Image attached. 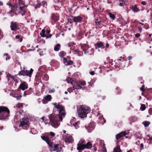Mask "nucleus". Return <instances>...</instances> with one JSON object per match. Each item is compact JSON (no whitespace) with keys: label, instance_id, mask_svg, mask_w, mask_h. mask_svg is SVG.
I'll list each match as a JSON object with an SVG mask.
<instances>
[{"label":"nucleus","instance_id":"7ed1b4c3","mask_svg":"<svg viewBox=\"0 0 152 152\" xmlns=\"http://www.w3.org/2000/svg\"><path fill=\"white\" fill-rule=\"evenodd\" d=\"M10 111L6 107L0 106V120H4L10 116Z\"/></svg>","mask_w":152,"mask_h":152},{"label":"nucleus","instance_id":"423d86ee","mask_svg":"<svg viewBox=\"0 0 152 152\" xmlns=\"http://www.w3.org/2000/svg\"><path fill=\"white\" fill-rule=\"evenodd\" d=\"M72 20H70L69 19V21L70 23L75 22V23L77 24L78 23H80L83 22V15H80L77 16H72L71 17Z\"/></svg>","mask_w":152,"mask_h":152},{"label":"nucleus","instance_id":"473e14b6","mask_svg":"<svg viewBox=\"0 0 152 152\" xmlns=\"http://www.w3.org/2000/svg\"><path fill=\"white\" fill-rule=\"evenodd\" d=\"M74 52H75L74 54H76L77 53L79 56H82L83 54V52L82 51H79V50H76L74 51Z\"/></svg>","mask_w":152,"mask_h":152},{"label":"nucleus","instance_id":"bb28decb","mask_svg":"<svg viewBox=\"0 0 152 152\" xmlns=\"http://www.w3.org/2000/svg\"><path fill=\"white\" fill-rule=\"evenodd\" d=\"M80 124V122L79 121H78L77 122H75L73 123L72 122H71V124L73 125L76 129H77L79 128V125Z\"/></svg>","mask_w":152,"mask_h":152},{"label":"nucleus","instance_id":"a878e982","mask_svg":"<svg viewBox=\"0 0 152 152\" xmlns=\"http://www.w3.org/2000/svg\"><path fill=\"white\" fill-rule=\"evenodd\" d=\"M32 92V89L31 88H30L28 90H26L24 92L23 95L24 96H26L27 95L31 94Z\"/></svg>","mask_w":152,"mask_h":152},{"label":"nucleus","instance_id":"5fc2aeb1","mask_svg":"<svg viewBox=\"0 0 152 152\" xmlns=\"http://www.w3.org/2000/svg\"><path fill=\"white\" fill-rule=\"evenodd\" d=\"M135 36L136 37H137V38H138L139 37H140V34L137 33V34H136L135 35Z\"/></svg>","mask_w":152,"mask_h":152},{"label":"nucleus","instance_id":"f8f14e48","mask_svg":"<svg viewBox=\"0 0 152 152\" xmlns=\"http://www.w3.org/2000/svg\"><path fill=\"white\" fill-rule=\"evenodd\" d=\"M50 64L52 67L55 69L58 68L59 66V63L56 60L53 59L50 62Z\"/></svg>","mask_w":152,"mask_h":152},{"label":"nucleus","instance_id":"2eb2a0df","mask_svg":"<svg viewBox=\"0 0 152 152\" xmlns=\"http://www.w3.org/2000/svg\"><path fill=\"white\" fill-rule=\"evenodd\" d=\"M51 19L54 22H57L59 19V16L58 14L57 13H53L52 14Z\"/></svg>","mask_w":152,"mask_h":152},{"label":"nucleus","instance_id":"de8ad7c7","mask_svg":"<svg viewBox=\"0 0 152 152\" xmlns=\"http://www.w3.org/2000/svg\"><path fill=\"white\" fill-rule=\"evenodd\" d=\"M41 5H43V7H45V6H46L47 5V3L45 1H42L41 2Z\"/></svg>","mask_w":152,"mask_h":152},{"label":"nucleus","instance_id":"9b49d317","mask_svg":"<svg viewBox=\"0 0 152 152\" xmlns=\"http://www.w3.org/2000/svg\"><path fill=\"white\" fill-rule=\"evenodd\" d=\"M52 99L51 95H48L44 97L43 99L42 100V102L44 104H46L48 102L50 101Z\"/></svg>","mask_w":152,"mask_h":152},{"label":"nucleus","instance_id":"bf43d9fd","mask_svg":"<svg viewBox=\"0 0 152 152\" xmlns=\"http://www.w3.org/2000/svg\"><path fill=\"white\" fill-rule=\"evenodd\" d=\"M21 97L22 96H16L15 97L16 98L17 100H18L20 99Z\"/></svg>","mask_w":152,"mask_h":152},{"label":"nucleus","instance_id":"393cba45","mask_svg":"<svg viewBox=\"0 0 152 152\" xmlns=\"http://www.w3.org/2000/svg\"><path fill=\"white\" fill-rule=\"evenodd\" d=\"M84 145L86 149H89L92 147V144L90 142H88L86 143H85Z\"/></svg>","mask_w":152,"mask_h":152},{"label":"nucleus","instance_id":"e433bc0d","mask_svg":"<svg viewBox=\"0 0 152 152\" xmlns=\"http://www.w3.org/2000/svg\"><path fill=\"white\" fill-rule=\"evenodd\" d=\"M135 137L137 139H141L142 137L141 136V135L138 132L134 134Z\"/></svg>","mask_w":152,"mask_h":152},{"label":"nucleus","instance_id":"dca6fc26","mask_svg":"<svg viewBox=\"0 0 152 152\" xmlns=\"http://www.w3.org/2000/svg\"><path fill=\"white\" fill-rule=\"evenodd\" d=\"M28 85L26 82H22L20 85L18 89L20 88L23 91H24L26 89L28 88Z\"/></svg>","mask_w":152,"mask_h":152},{"label":"nucleus","instance_id":"e2e57ef3","mask_svg":"<svg viewBox=\"0 0 152 152\" xmlns=\"http://www.w3.org/2000/svg\"><path fill=\"white\" fill-rule=\"evenodd\" d=\"M89 73L90 74V75H94L95 74L94 72V71L90 72Z\"/></svg>","mask_w":152,"mask_h":152},{"label":"nucleus","instance_id":"2f4dec72","mask_svg":"<svg viewBox=\"0 0 152 152\" xmlns=\"http://www.w3.org/2000/svg\"><path fill=\"white\" fill-rule=\"evenodd\" d=\"M46 31L45 29H42L41 31V32L40 33V35L42 37H46L47 35V34H46Z\"/></svg>","mask_w":152,"mask_h":152},{"label":"nucleus","instance_id":"1a4fd4ad","mask_svg":"<svg viewBox=\"0 0 152 152\" xmlns=\"http://www.w3.org/2000/svg\"><path fill=\"white\" fill-rule=\"evenodd\" d=\"M85 87H82L77 84H76V85L73 86L72 88H68L67 90L69 93L72 92L73 90H74L75 89H82L83 90Z\"/></svg>","mask_w":152,"mask_h":152},{"label":"nucleus","instance_id":"c03bdc74","mask_svg":"<svg viewBox=\"0 0 152 152\" xmlns=\"http://www.w3.org/2000/svg\"><path fill=\"white\" fill-rule=\"evenodd\" d=\"M146 109L145 105L144 104H142L140 107V109L142 111L145 110Z\"/></svg>","mask_w":152,"mask_h":152},{"label":"nucleus","instance_id":"f704fd0d","mask_svg":"<svg viewBox=\"0 0 152 152\" xmlns=\"http://www.w3.org/2000/svg\"><path fill=\"white\" fill-rule=\"evenodd\" d=\"M77 84L81 85L82 86H85L86 85V82L84 80H80L78 82Z\"/></svg>","mask_w":152,"mask_h":152},{"label":"nucleus","instance_id":"f03ea898","mask_svg":"<svg viewBox=\"0 0 152 152\" xmlns=\"http://www.w3.org/2000/svg\"><path fill=\"white\" fill-rule=\"evenodd\" d=\"M49 135L47 136L43 135L41 136V138L44 141H45L52 148L54 151H56L57 152H60L61 150V148L59 147V144H54V146L52 143V140L50 139L49 137Z\"/></svg>","mask_w":152,"mask_h":152},{"label":"nucleus","instance_id":"4468645a","mask_svg":"<svg viewBox=\"0 0 152 152\" xmlns=\"http://www.w3.org/2000/svg\"><path fill=\"white\" fill-rule=\"evenodd\" d=\"M18 25L16 22L12 21L11 23L10 28L12 31H16L18 28Z\"/></svg>","mask_w":152,"mask_h":152},{"label":"nucleus","instance_id":"774afa93","mask_svg":"<svg viewBox=\"0 0 152 152\" xmlns=\"http://www.w3.org/2000/svg\"><path fill=\"white\" fill-rule=\"evenodd\" d=\"M141 4L143 5H145L146 4V3L145 1H142L141 2Z\"/></svg>","mask_w":152,"mask_h":152},{"label":"nucleus","instance_id":"6e6552de","mask_svg":"<svg viewBox=\"0 0 152 152\" xmlns=\"http://www.w3.org/2000/svg\"><path fill=\"white\" fill-rule=\"evenodd\" d=\"M33 71V70L32 68L30 69V71L22 70L19 72L18 75H22L23 76H27L31 77Z\"/></svg>","mask_w":152,"mask_h":152},{"label":"nucleus","instance_id":"b1692460","mask_svg":"<svg viewBox=\"0 0 152 152\" xmlns=\"http://www.w3.org/2000/svg\"><path fill=\"white\" fill-rule=\"evenodd\" d=\"M100 20L102 23V24L103 26H105V25H104L103 24H106V22L107 21V19L106 18L104 17H100Z\"/></svg>","mask_w":152,"mask_h":152},{"label":"nucleus","instance_id":"864d4df0","mask_svg":"<svg viewBox=\"0 0 152 152\" xmlns=\"http://www.w3.org/2000/svg\"><path fill=\"white\" fill-rule=\"evenodd\" d=\"M148 112L150 115H152V108H150L149 109Z\"/></svg>","mask_w":152,"mask_h":152},{"label":"nucleus","instance_id":"052dcab7","mask_svg":"<svg viewBox=\"0 0 152 152\" xmlns=\"http://www.w3.org/2000/svg\"><path fill=\"white\" fill-rule=\"evenodd\" d=\"M132 58V57L131 56H129L127 58L125 59V60L126 61L128 59L129 60H131Z\"/></svg>","mask_w":152,"mask_h":152},{"label":"nucleus","instance_id":"09e8293b","mask_svg":"<svg viewBox=\"0 0 152 152\" xmlns=\"http://www.w3.org/2000/svg\"><path fill=\"white\" fill-rule=\"evenodd\" d=\"M63 62H64V64L65 65H66V64L68 62L67 59L65 58H63Z\"/></svg>","mask_w":152,"mask_h":152},{"label":"nucleus","instance_id":"ddd939ff","mask_svg":"<svg viewBox=\"0 0 152 152\" xmlns=\"http://www.w3.org/2000/svg\"><path fill=\"white\" fill-rule=\"evenodd\" d=\"M95 49H97L98 48H100L102 49H104L105 48V46L104 43L101 41H99L95 45Z\"/></svg>","mask_w":152,"mask_h":152},{"label":"nucleus","instance_id":"603ef678","mask_svg":"<svg viewBox=\"0 0 152 152\" xmlns=\"http://www.w3.org/2000/svg\"><path fill=\"white\" fill-rule=\"evenodd\" d=\"M50 135L52 137H54L55 135V133H54L53 132H50Z\"/></svg>","mask_w":152,"mask_h":152},{"label":"nucleus","instance_id":"c756f323","mask_svg":"<svg viewBox=\"0 0 152 152\" xmlns=\"http://www.w3.org/2000/svg\"><path fill=\"white\" fill-rule=\"evenodd\" d=\"M61 48V45L60 44H57L54 47V50L55 51H58Z\"/></svg>","mask_w":152,"mask_h":152},{"label":"nucleus","instance_id":"13d9d810","mask_svg":"<svg viewBox=\"0 0 152 152\" xmlns=\"http://www.w3.org/2000/svg\"><path fill=\"white\" fill-rule=\"evenodd\" d=\"M94 148L92 150L93 151V152H96L97 150V148L96 147H94Z\"/></svg>","mask_w":152,"mask_h":152},{"label":"nucleus","instance_id":"69168bd1","mask_svg":"<svg viewBox=\"0 0 152 152\" xmlns=\"http://www.w3.org/2000/svg\"><path fill=\"white\" fill-rule=\"evenodd\" d=\"M144 148V145L143 143H141L140 144V148L141 149H142Z\"/></svg>","mask_w":152,"mask_h":152},{"label":"nucleus","instance_id":"3c124183","mask_svg":"<svg viewBox=\"0 0 152 152\" xmlns=\"http://www.w3.org/2000/svg\"><path fill=\"white\" fill-rule=\"evenodd\" d=\"M23 106V104L22 103H19L18 104V107L20 108Z\"/></svg>","mask_w":152,"mask_h":152},{"label":"nucleus","instance_id":"72a5a7b5","mask_svg":"<svg viewBox=\"0 0 152 152\" xmlns=\"http://www.w3.org/2000/svg\"><path fill=\"white\" fill-rule=\"evenodd\" d=\"M49 79L48 75L47 74H45L42 77V79L45 81H48Z\"/></svg>","mask_w":152,"mask_h":152},{"label":"nucleus","instance_id":"37998d69","mask_svg":"<svg viewBox=\"0 0 152 152\" xmlns=\"http://www.w3.org/2000/svg\"><path fill=\"white\" fill-rule=\"evenodd\" d=\"M73 61L71 60H69L68 61V62L66 64V66L71 65H73Z\"/></svg>","mask_w":152,"mask_h":152},{"label":"nucleus","instance_id":"0eeeda50","mask_svg":"<svg viewBox=\"0 0 152 152\" xmlns=\"http://www.w3.org/2000/svg\"><path fill=\"white\" fill-rule=\"evenodd\" d=\"M19 127H22L23 129H26L29 127L28 123L29 122L28 119L26 117L23 118L20 120Z\"/></svg>","mask_w":152,"mask_h":152},{"label":"nucleus","instance_id":"c85d7f7f","mask_svg":"<svg viewBox=\"0 0 152 152\" xmlns=\"http://www.w3.org/2000/svg\"><path fill=\"white\" fill-rule=\"evenodd\" d=\"M113 152H122L120 146L117 145L113 149Z\"/></svg>","mask_w":152,"mask_h":152},{"label":"nucleus","instance_id":"aec40b11","mask_svg":"<svg viewBox=\"0 0 152 152\" xmlns=\"http://www.w3.org/2000/svg\"><path fill=\"white\" fill-rule=\"evenodd\" d=\"M95 127V124L93 122H90L88 126H85V127L86 129H88V130H90V129H91L90 130L94 129Z\"/></svg>","mask_w":152,"mask_h":152},{"label":"nucleus","instance_id":"6e6d98bb","mask_svg":"<svg viewBox=\"0 0 152 152\" xmlns=\"http://www.w3.org/2000/svg\"><path fill=\"white\" fill-rule=\"evenodd\" d=\"M148 140L149 141V143L151 144L152 143V137H151L149 138Z\"/></svg>","mask_w":152,"mask_h":152},{"label":"nucleus","instance_id":"0e129e2a","mask_svg":"<svg viewBox=\"0 0 152 152\" xmlns=\"http://www.w3.org/2000/svg\"><path fill=\"white\" fill-rule=\"evenodd\" d=\"M50 31L48 30H47L45 32L46 34H49L50 33Z\"/></svg>","mask_w":152,"mask_h":152},{"label":"nucleus","instance_id":"c9c22d12","mask_svg":"<svg viewBox=\"0 0 152 152\" xmlns=\"http://www.w3.org/2000/svg\"><path fill=\"white\" fill-rule=\"evenodd\" d=\"M66 52L62 51L59 53V56L60 57L62 58L63 57L66 55Z\"/></svg>","mask_w":152,"mask_h":152},{"label":"nucleus","instance_id":"cd10ccee","mask_svg":"<svg viewBox=\"0 0 152 152\" xmlns=\"http://www.w3.org/2000/svg\"><path fill=\"white\" fill-rule=\"evenodd\" d=\"M72 137L71 136L66 137L65 139V141L66 142L70 143L72 141Z\"/></svg>","mask_w":152,"mask_h":152},{"label":"nucleus","instance_id":"a18cd8bd","mask_svg":"<svg viewBox=\"0 0 152 152\" xmlns=\"http://www.w3.org/2000/svg\"><path fill=\"white\" fill-rule=\"evenodd\" d=\"M41 6V3H38L34 7L35 9L39 8Z\"/></svg>","mask_w":152,"mask_h":152},{"label":"nucleus","instance_id":"680f3d73","mask_svg":"<svg viewBox=\"0 0 152 152\" xmlns=\"http://www.w3.org/2000/svg\"><path fill=\"white\" fill-rule=\"evenodd\" d=\"M103 149L104 150V152H107L106 149V148L104 146V145L103 146Z\"/></svg>","mask_w":152,"mask_h":152},{"label":"nucleus","instance_id":"9d476101","mask_svg":"<svg viewBox=\"0 0 152 152\" xmlns=\"http://www.w3.org/2000/svg\"><path fill=\"white\" fill-rule=\"evenodd\" d=\"M84 53L86 54L89 52V45L86 44H83L80 45Z\"/></svg>","mask_w":152,"mask_h":152},{"label":"nucleus","instance_id":"58836bf2","mask_svg":"<svg viewBox=\"0 0 152 152\" xmlns=\"http://www.w3.org/2000/svg\"><path fill=\"white\" fill-rule=\"evenodd\" d=\"M150 124V122L148 121H145L143 122V124L145 127H148Z\"/></svg>","mask_w":152,"mask_h":152},{"label":"nucleus","instance_id":"4be33fe9","mask_svg":"<svg viewBox=\"0 0 152 152\" xmlns=\"http://www.w3.org/2000/svg\"><path fill=\"white\" fill-rule=\"evenodd\" d=\"M117 61L118 63H120V61H121V63H120V64H118L117 65V66H118L120 68H123L124 67H125V65H124L122 66V65L123 63H124V61H123L121 59H118L117 60Z\"/></svg>","mask_w":152,"mask_h":152},{"label":"nucleus","instance_id":"4d7b16f0","mask_svg":"<svg viewBox=\"0 0 152 152\" xmlns=\"http://www.w3.org/2000/svg\"><path fill=\"white\" fill-rule=\"evenodd\" d=\"M52 36V34H47L46 37L47 38H49L50 37Z\"/></svg>","mask_w":152,"mask_h":152},{"label":"nucleus","instance_id":"6ab92c4d","mask_svg":"<svg viewBox=\"0 0 152 152\" xmlns=\"http://www.w3.org/2000/svg\"><path fill=\"white\" fill-rule=\"evenodd\" d=\"M126 134H127L125 131L121 132L116 135V140H118L121 137L126 136Z\"/></svg>","mask_w":152,"mask_h":152},{"label":"nucleus","instance_id":"8fccbe9b","mask_svg":"<svg viewBox=\"0 0 152 152\" xmlns=\"http://www.w3.org/2000/svg\"><path fill=\"white\" fill-rule=\"evenodd\" d=\"M95 23L96 24V25H102V23H101L100 20L99 21H96Z\"/></svg>","mask_w":152,"mask_h":152},{"label":"nucleus","instance_id":"49530a36","mask_svg":"<svg viewBox=\"0 0 152 152\" xmlns=\"http://www.w3.org/2000/svg\"><path fill=\"white\" fill-rule=\"evenodd\" d=\"M145 86L144 85H143L140 88V90L142 92H144L145 91Z\"/></svg>","mask_w":152,"mask_h":152},{"label":"nucleus","instance_id":"79ce46f5","mask_svg":"<svg viewBox=\"0 0 152 152\" xmlns=\"http://www.w3.org/2000/svg\"><path fill=\"white\" fill-rule=\"evenodd\" d=\"M109 15L110 17L113 20H114L115 19V15H114L112 14L111 12L109 13Z\"/></svg>","mask_w":152,"mask_h":152},{"label":"nucleus","instance_id":"4c0bfd02","mask_svg":"<svg viewBox=\"0 0 152 152\" xmlns=\"http://www.w3.org/2000/svg\"><path fill=\"white\" fill-rule=\"evenodd\" d=\"M23 38V37L22 36H21V37H20V36L19 35H16L15 37V39H20L19 40V41L20 42H21L22 41Z\"/></svg>","mask_w":152,"mask_h":152},{"label":"nucleus","instance_id":"39448f33","mask_svg":"<svg viewBox=\"0 0 152 152\" xmlns=\"http://www.w3.org/2000/svg\"><path fill=\"white\" fill-rule=\"evenodd\" d=\"M90 112V110L89 107L82 106L77 110L78 115L81 118L86 117L87 114Z\"/></svg>","mask_w":152,"mask_h":152},{"label":"nucleus","instance_id":"412c9836","mask_svg":"<svg viewBox=\"0 0 152 152\" xmlns=\"http://www.w3.org/2000/svg\"><path fill=\"white\" fill-rule=\"evenodd\" d=\"M77 149L78 151H83L84 149H86L84 144L81 145L80 144H77Z\"/></svg>","mask_w":152,"mask_h":152},{"label":"nucleus","instance_id":"f257e3e1","mask_svg":"<svg viewBox=\"0 0 152 152\" xmlns=\"http://www.w3.org/2000/svg\"><path fill=\"white\" fill-rule=\"evenodd\" d=\"M53 104L54 106L53 111L54 114L58 115L60 120L62 121L63 118L65 117L66 114L64 107L60 103H55Z\"/></svg>","mask_w":152,"mask_h":152},{"label":"nucleus","instance_id":"a211bd4d","mask_svg":"<svg viewBox=\"0 0 152 152\" xmlns=\"http://www.w3.org/2000/svg\"><path fill=\"white\" fill-rule=\"evenodd\" d=\"M137 6V5H132L130 6V8L134 12H137L140 11Z\"/></svg>","mask_w":152,"mask_h":152},{"label":"nucleus","instance_id":"20e7f679","mask_svg":"<svg viewBox=\"0 0 152 152\" xmlns=\"http://www.w3.org/2000/svg\"><path fill=\"white\" fill-rule=\"evenodd\" d=\"M50 121V124L53 127L57 128L60 125L59 123V116L55 115L53 114H51L49 116Z\"/></svg>","mask_w":152,"mask_h":152},{"label":"nucleus","instance_id":"5701e85b","mask_svg":"<svg viewBox=\"0 0 152 152\" xmlns=\"http://www.w3.org/2000/svg\"><path fill=\"white\" fill-rule=\"evenodd\" d=\"M18 5L17 4H13L11 8V10L9 12L10 13H12V12L14 13V12H15L16 10L15 9L18 7Z\"/></svg>","mask_w":152,"mask_h":152},{"label":"nucleus","instance_id":"a19ab883","mask_svg":"<svg viewBox=\"0 0 152 152\" xmlns=\"http://www.w3.org/2000/svg\"><path fill=\"white\" fill-rule=\"evenodd\" d=\"M86 143V141L85 140H83V139H81L79 141V142L78 144H81V145H84Z\"/></svg>","mask_w":152,"mask_h":152},{"label":"nucleus","instance_id":"ea45409f","mask_svg":"<svg viewBox=\"0 0 152 152\" xmlns=\"http://www.w3.org/2000/svg\"><path fill=\"white\" fill-rule=\"evenodd\" d=\"M66 80L68 83H71V84H72L73 80L71 78L69 77L67 78L66 79Z\"/></svg>","mask_w":152,"mask_h":152},{"label":"nucleus","instance_id":"338daca9","mask_svg":"<svg viewBox=\"0 0 152 152\" xmlns=\"http://www.w3.org/2000/svg\"><path fill=\"white\" fill-rule=\"evenodd\" d=\"M109 47V44L108 43H107L106 44V46H105L106 48H108Z\"/></svg>","mask_w":152,"mask_h":152},{"label":"nucleus","instance_id":"7c9ffc66","mask_svg":"<svg viewBox=\"0 0 152 152\" xmlns=\"http://www.w3.org/2000/svg\"><path fill=\"white\" fill-rule=\"evenodd\" d=\"M18 4L19 7H22L24 6H26L25 5V1L23 0H18Z\"/></svg>","mask_w":152,"mask_h":152},{"label":"nucleus","instance_id":"f3484780","mask_svg":"<svg viewBox=\"0 0 152 152\" xmlns=\"http://www.w3.org/2000/svg\"><path fill=\"white\" fill-rule=\"evenodd\" d=\"M26 6H24L22 7H19V10L20 12L21 13L22 16L25 15V14L27 12V10H26L25 8L26 7Z\"/></svg>","mask_w":152,"mask_h":152}]
</instances>
